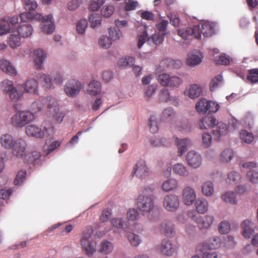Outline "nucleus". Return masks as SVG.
<instances>
[{"label": "nucleus", "mask_w": 258, "mask_h": 258, "mask_svg": "<svg viewBox=\"0 0 258 258\" xmlns=\"http://www.w3.org/2000/svg\"><path fill=\"white\" fill-rule=\"evenodd\" d=\"M178 186L177 180L174 178H169L163 182L162 189L165 192H169L177 190Z\"/></svg>", "instance_id": "5701e85b"}, {"label": "nucleus", "mask_w": 258, "mask_h": 258, "mask_svg": "<svg viewBox=\"0 0 258 258\" xmlns=\"http://www.w3.org/2000/svg\"><path fill=\"white\" fill-rule=\"evenodd\" d=\"M22 22L17 27V31L22 37H28L32 34L33 28L31 25Z\"/></svg>", "instance_id": "aec40b11"}, {"label": "nucleus", "mask_w": 258, "mask_h": 258, "mask_svg": "<svg viewBox=\"0 0 258 258\" xmlns=\"http://www.w3.org/2000/svg\"><path fill=\"white\" fill-rule=\"evenodd\" d=\"M177 140L178 155L181 156L186 151L187 147L190 145V141L187 139Z\"/></svg>", "instance_id": "c756f323"}, {"label": "nucleus", "mask_w": 258, "mask_h": 258, "mask_svg": "<svg viewBox=\"0 0 258 258\" xmlns=\"http://www.w3.org/2000/svg\"><path fill=\"white\" fill-rule=\"evenodd\" d=\"M46 128L42 129L35 124H30L25 127V132L28 136L36 139H42L44 137Z\"/></svg>", "instance_id": "9d476101"}, {"label": "nucleus", "mask_w": 258, "mask_h": 258, "mask_svg": "<svg viewBox=\"0 0 258 258\" xmlns=\"http://www.w3.org/2000/svg\"><path fill=\"white\" fill-rule=\"evenodd\" d=\"M112 249V243L109 241L105 240L101 242L100 248L99 249V251L104 254H108L111 252Z\"/></svg>", "instance_id": "58836bf2"}, {"label": "nucleus", "mask_w": 258, "mask_h": 258, "mask_svg": "<svg viewBox=\"0 0 258 258\" xmlns=\"http://www.w3.org/2000/svg\"><path fill=\"white\" fill-rule=\"evenodd\" d=\"M233 156L234 153L232 150L226 149L221 153L220 160L222 162H228L231 160Z\"/></svg>", "instance_id": "c03bdc74"}, {"label": "nucleus", "mask_w": 258, "mask_h": 258, "mask_svg": "<svg viewBox=\"0 0 258 258\" xmlns=\"http://www.w3.org/2000/svg\"><path fill=\"white\" fill-rule=\"evenodd\" d=\"M27 143L26 141L20 138L15 140L12 148L13 153L18 157H21L25 154Z\"/></svg>", "instance_id": "9b49d317"}, {"label": "nucleus", "mask_w": 258, "mask_h": 258, "mask_svg": "<svg viewBox=\"0 0 258 258\" xmlns=\"http://www.w3.org/2000/svg\"><path fill=\"white\" fill-rule=\"evenodd\" d=\"M35 119L34 113L30 110H18L10 118V123L15 128H22Z\"/></svg>", "instance_id": "7ed1b4c3"}, {"label": "nucleus", "mask_w": 258, "mask_h": 258, "mask_svg": "<svg viewBox=\"0 0 258 258\" xmlns=\"http://www.w3.org/2000/svg\"><path fill=\"white\" fill-rule=\"evenodd\" d=\"M157 231L160 234L167 237L173 236L175 232L173 224L168 221L162 222L157 229Z\"/></svg>", "instance_id": "2eb2a0df"}, {"label": "nucleus", "mask_w": 258, "mask_h": 258, "mask_svg": "<svg viewBox=\"0 0 258 258\" xmlns=\"http://www.w3.org/2000/svg\"><path fill=\"white\" fill-rule=\"evenodd\" d=\"M216 119L215 117L212 116H207L200 120V126L201 129L206 128V127L205 124H207L208 126L212 127V130L213 127L215 126Z\"/></svg>", "instance_id": "473e14b6"}, {"label": "nucleus", "mask_w": 258, "mask_h": 258, "mask_svg": "<svg viewBox=\"0 0 258 258\" xmlns=\"http://www.w3.org/2000/svg\"><path fill=\"white\" fill-rule=\"evenodd\" d=\"M98 43L99 46L102 48L107 49L111 45L112 41L108 37L106 36H102L99 40Z\"/></svg>", "instance_id": "864d4df0"}, {"label": "nucleus", "mask_w": 258, "mask_h": 258, "mask_svg": "<svg viewBox=\"0 0 258 258\" xmlns=\"http://www.w3.org/2000/svg\"><path fill=\"white\" fill-rule=\"evenodd\" d=\"M208 102L205 98L200 99L196 104V110L199 113L205 114L207 112Z\"/></svg>", "instance_id": "72a5a7b5"}, {"label": "nucleus", "mask_w": 258, "mask_h": 258, "mask_svg": "<svg viewBox=\"0 0 258 258\" xmlns=\"http://www.w3.org/2000/svg\"><path fill=\"white\" fill-rule=\"evenodd\" d=\"M39 79L44 87L47 89H51L53 88L52 80L49 75L44 74H42L41 75Z\"/></svg>", "instance_id": "e433bc0d"}, {"label": "nucleus", "mask_w": 258, "mask_h": 258, "mask_svg": "<svg viewBox=\"0 0 258 258\" xmlns=\"http://www.w3.org/2000/svg\"><path fill=\"white\" fill-rule=\"evenodd\" d=\"M1 70L9 75L15 76L17 75V72L11 62L7 59H2L0 61Z\"/></svg>", "instance_id": "6ab92c4d"}, {"label": "nucleus", "mask_w": 258, "mask_h": 258, "mask_svg": "<svg viewBox=\"0 0 258 258\" xmlns=\"http://www.w3.org/2000/svg\"><path fill=\"white\" fill-rule=\"evenodd\" d=\"M114 10L112 6H105L101 10V15L105 17H109L113 14Z\"/></svg>", "instance_id": "69168bd1"}, {"label": "nucleus", "mask_w": 258, "mask_h": 258, "mask_svg": "<svg viewBox=\"0 0 258 258\" xmlns=\"http://www.w3.org/2000/svg\"><path fill=\"white\" fill-rule=\"evenodd\" d=\"M127 237L131 244L134 246H137L141 243V239L138 235L130 232L127 234Z\"/></svg>", "instance_id": "6e6d98bb"}, {"label": "nucleus", "mask_w": 258, "mask_h": 258, "mask_svg": "<svg viewBox=\"0 0 258 258\" xmlns=\"http://www.w3.org/2000/svg\"><path fill=\"white\" fill-rule=\"evenodd\" d=\"M88 26V22L86 19H81L77 24L76 30L78 33L83 34L85 33Z\"/></svg>", "instance_id": "4d7b16f0"}, {"label": "nucleus", "mask_w": 258, "mask_h": 258, "mask_svg": "<svg viewBox=\"0 0 258 258\" xmlns=\"http://www.w3.org/2000/svg\"><path fill=\"white\" fill-rule=\"evenodd\" d=\"M11 26L8 21L0 20V35H5L10 31Z\"/></svg>", "instance_id": "de8ad7c7"}, {"label": "nucleus", "mask_w": 258, "mask_h": 258, "mask_svg": "<svg viewBox=\"0 0 258 258\" xmlns=\"http://www.w3.org/2000/svg\"><path fill=\"white\" fill-rule=\"evenodd\" d=\"M101 91V84L99 82L92 81L88 85L87 92L91 95L98 94Z\"/></svg>", "instance_id": "cd10ccee"}, {"label": "nucleus", "mask_w": 258, "mask_h": 258, "mask_svg": "<svg viewBox=\"0 0 258 258\" xmlns=\"http://www.w3.org/2000/svg\"><path fill=\"white\" fill-rule=\"evenodd\" d=\"M42 101L44 102V105H47L49 108L54 107V110L59 108L57 106V101L54 98L48 96L46 98H43Z\"/></svg>", "instance_id": "37998d69"}, {"label": "nucleus", "mask_w": 258, "mask_h": 258, "mask_svg": "<svg viewBox=\"0 0 258 258\" xmlns=\"http://www.w3.org/2000/svg\"><path fill=\"white\" fill-rule=\"evenodd\" d=\"M200 25H196L192 27L186 29H178L177 33L183 39H188V37L194 36L196 38H200Z\"/></svg>", "instance_id": "1a4fd4ad"}, {"label": "nucleus", "mask_w": 258, "mask_h": 258, "mask_svg": "<svg viewBox=\"0 0 258 258\" xmlns=\"http://www.w3.org/2000/svg\"><path fill=\"white\" fill-rule=\"evenodd\" d=\"M26 171L25 170H22L18 172L14 182L15 185H21L26 178Z\"/></svg>", "instance_id": "bf43d9fd"}, {"label": "nucleus", "mask_w": 258, "mask_h": 258, "mask_svg": "<svg viewBox=\"0 0 258 258\" xmlns=\"http://www.w3.org/2000/svg\"><path fill=\"white\" fill-rule=\"evenodd\" d=\"M175 115L176 113L172 108H166L162 112L161 120L163 121L170 122L174 118Z\"/></svg>", "instance_id": "7c9ffc66"}, {"label": "nucleus", "mask_w": 258, "mask_h": 258, "mask_svg": "<svg viewBox=\"0 0 258 258\" xmlns=\"http://www.w3.org/2000/svg\"><path fill=\"white\" fill-rule=\"evenodd\" d=\"M202 92L201 87L197 84H192L188 89L184 92V94L191 99L199 97Z\"/></svg>", "instance_id": "4be33fe9"}, {"label": "nucleus", "mask_w": 258, "mask_h": 258, "mask_svg": "<svg viewBox=\"0 0 258 258\" xmlns=\"http://www.w3.org/2000/svg\"><path fill=\"white\" fill-rule=\"evenodd\" d=\"M196 211L200 214H204L208 210L209 205L207 200L199 198L195 202Z\"/></svg>", "instance_id": "393cba45"}, {"label": "nucleus", "mask_w": 258, "mask_h": 258, "mask_svg": "<svg viewBox=\"0 0 258 258\" xmlns=\"http://www.w3.org/2000/svg\"><path fill=\"white\" fill-rule=\"evenodd\" d=\"M240 179L241 176L238 172L232 171L228 174L226 182L229 184H236L240 181Z\"/></svg>", "instance_id": "a19ab883"}, {"label": "nucleus", "mask_w": 258, "mask_h": 258, "mask_svg": "<svg viewBox=\"0 0 258 258\" xmlns=\"http://www.w3.org/2000/svg\"><path fill=\"white\" fill-rule=\"evenodd\" d=\"M163 207L168 211L174 212L179 206V200L177 196L169 194L166 196L163 201Z\"/></svg>", "instance_id": "0eeeda50"}, {"label": "nucleus", "mask_w": 258, "mask_h": 258, "mask_svg": "<svg viewBox=\"0 0 258 258\" xmlns=\"http://www.w3.org/2000/svg\"><path fill=\"white\" fill-rule=\"evenodd\" d=\"M93 233L92 227H86L82 232L80 240L82 250L88 257L92 256L96 251V242L90 239Z\"/></svg>", "instance_id": "f03ea898"}, {"label": "nucleus", "mask_w": 258, "mask_h": 258, "mask_svg": "<svg viewBox=\"0 0 258 258\" xmlns=\"http://www.w3.org/2000/svg\"><path fill=\"white\" fill-rule=\"evenodd\" d=\"M219 238L213 237L203 244V258H217V254L216 252L211 250L204 251V250L206 249L211 250L217 248L219 246Z\"/></svg>", "instance_id": "39448f33"}, {"label": "nucleus", "mask_w": 258, "mask_h": 258, "mask_svg": "<svg viewBox=\"0 0 258 258\" xmlns=\"http://www.w3.org/2000/svg\"><path fill=\"white\" fill-rule=\"evenodd\" d=\"M80 89V82L78 81L72 80L66 85L64 91L68 96L74 97L79 94Z\"/></svg>", "instance_id": "ddd939ff"}, {"label": "nucleus", "mask_w": 258, "mask_h": 258, "mask_svg": "<svg viewBox=\"0 0 258 258\" xmlns=\"http://www.w3.org/2000/svg\"><path fill=\"white\" fill-rule=\"evenodd\" d=\"M202 192L206 196H211L214 194V189L213 184L212 182L207 181L205 182L202 186Z\"/></svg>", "instance_id": "4c0bfd02"}, {"label": "nucleus", "mask_w": 258, "mask_h": 258, "mask_svg": "<svg viewBox=\"0 0 258 258\" xmlns=\"http://www.w3.org/2000/svg\"><path fill=\"white\" fill-rule=\"evenodd\" d=\"M133 173L139 178H143L148 175L149 170L144 161H138L134 167Z\"/></svg>", "instance_id": "dca6fc26"}, {"label": "nucleus", "mask_w": 258, "mask_h": 258, "mask_svg": "<svg viewBox=\"0 0 258 258\" xmlns=\"http://www.w3.org/2000/svg\"><path fill=\"white\" fill-rule=\"evenodd\" d=\"M112 215L111 210L109 208H106L103 210L100 215L99 219L101 222H105L109 220Z\"/></svg>", "instance_id": "052dcab7"}, {"label": "nucleus", "mask_w": 258, "mask_h": 258, "mask_svg": "<svg viewBox=\"0 0 258 258\" xmlns=\"http://www.w3.org/2000/svg\"><path fill=\"white\" fill-rule=\"evenodd\" d=\"M158 81L162 86L170 89L177 88L182 83L183 80L176 76H170L166 73H163L158 76Z\"/></svg>", "instance_id": "20e7f679"}, {"label": "nucleus", "mask_w": 258, "mask_h": 258, "mask_svg": "<svg viewBox=\"0 0 258 258\" xmlns=\"http://www.w3.org/2000/svg\"><path fill=\"white\" fill-rule=\"evenodd\" d=\"M89 20L91 27L94 28L101 24L102 18L98 14H93L90 16Z\"/></svg>", "instance_id": "79ce46f5"}, {"label": "nucleus", "mask_w": 258, "mask_h": 258, "mask_svg": "<svg viewBox=\"0 0 258 258\" xmlns=\"http://www.w3.org/2000/svg\"><path fill=\"white\" fill-rule=\"evenodd\" d=\"M14 141L13 137L8 134L3 135L0 138L1 144L6 149L12 148Z\"/></svg>", "instance_id": "2f4dec72"}, {"label": "nucleus", "mask_w": 258, "mask_h": 258, "mask_svg": "<svg viewBox=\"0 0 258 258\" xmlns=\"http://www.w3.org/2000/svg\"><path fill=\"white\" fill-rule=\"evenodd\" d=\"M214 219L213 216L211 215H206L204 218L199 216V217L196 218L195 222L200 229H208L212 225Z\"/></svg>", "instance_id": "f3484780"}, {"label": "nucleus", "mask_w": 258, "mask_h": 258, "mask_svg": "<svg viewBox=\"0 0 258 258\" xmlns=\"http://www.w3.org/2000/svg\"><path fill=\"white\" fill-rule=\"evenodd\" d=\"M44 107V102L42 99L41 100H38L33 102L31 105V109L33 113H36L41 110Z\"/></svg>", "instance_id": "680f3d73"}, {"label": "nucleus", "mask_w": 258, "mask_h": 258, "mask_svg": "<svg viewBox=\"0 0 258 258\" xmlns=\"http://www.w3.org/2000/svg\"><path fill=\"white\" fill-rule=\"evenodd\" d=\"M247 177L252 183H256L258 182V172L250 170L247 173Z\"/></svg>", "instance_id": "338daca9"}, {"label": "nucleus", "mask_w": 258, "mask_h": 258, "mask_svg": "<svg viewBox=\"0 0 258 258\" xmlns=\"http://www.w3.org/2000/svg\"><path fill=\"white\" fill-rule=\"evenodd\" d=\"M37 8L36 2L32 0H26L25 4V9L27 11L21 13L20 18L22 22H27L33 19L43 23L42 26V31L47 34L52 33L55 29L54 21L52 16L49 14L46 16H43L40 13H35V11Z\"/></svg>", "instance_id": "f257e3e1"}, {"label": "nucleus", "mask_w": 258, "mask_h": 258, "mask_svg": "<svg viewBox=\"0 0 258 258\" xmlns=\"http://www.w3.org/2000/svg\"><path fill=\"white\" fill-rule=\"evenodd\" d=\"M221 199L226 203L234 205L237 203L235 194L233 191H227L221 196Z\"/></svg>", "instance_id": "f704fd0d"}, {"label": "nucleus", "mask_w": 258, "mask_h": 258, "mask_svg": "<svg viewBox=\"0 0 258 258\" xmlns=\"http://www.w3.org/2000/svg\"><path fill=\"white\" fill-rule=\"evenodd\" d=\"M172 170L176 175L186 177L188 175V170L186 166L182 163H177L172 167Z\"/></svg>", "instance_id": "c85d7f7f"}, {"label": "nucleus", "mask_w": 258, "mask_h": 258, "mask_svg": "<svg viewBox=\"0 0 258 258\" xmlns=\"http://www.w3.org/2000/svg\"><path fill=\"white\" fill-rule=\"evenodd\" d=\"M241 226L242 231V235L245 238L249 239L250 238L251 235L254 232V224L251 221L249 220H245L243 221Z\"/></svg>", "instance_id": "a211bd4d"}, {"label": "nucleus", "mask_w": 258, "mask_h": 258, "mask_svg": "<svg viewBox=\"0 0 258 258\" xmlns=\"http://www.w3.org/2000/svg\"><path fill=\"white\" fill-rule=\"evenodd\" d=\"M34 61L38 69H40L42 63L46 58V54L43 50L37 49L34 52Z\"/></svg>", "instance_id": "a878e982"}, {"label": "nucleus", "mask_w": 258, "mask_h": 258, "mask_svg": "<svg viewBox=\"0 0 258 258\" xmlns=\"http://www.w3.org/2000/svg\"><path fill=\"white\" fill-rule=\"evenodd\" d=\"M161 253L167 256L172 255L176 250V247L167 239H164L159 246Z\"/></svg>", "instance_id": "4468645a"}, {"label": "nucleus", "mask_w": 258, "mask_h": 258, "mask_svg": "<svg viewBox=\"0 0 258 258\" xmlns=\"http://www.w3.org/2000/svg\"><path fill=\"white\" fill-rule=\"evenodd\" d=\"M149 124L150 126V131L152 133H156L158 131V125L156 118L154 116H151L149 120Z\"/></svg>", "instance_id": "e2e57ef3"}, {"label": "nucleus", "mask_w": 258, "mask_h": 258, "mask_svg": "<svg viewBox=\"0 0 258 258\" xmlns=\"http://www.w3.org/2000/svg\"><path fill=\"white\" fill-rule=\"evenodd\" d=\"M200 37L202 33L204 36H210L214 32V25L209 22H205L202 24V27H200Z\"/></svg>", "instance_id": "b1692460"}, {"label": "nucleus", "mask_w": 258, "mask_h": 258, "mask_svg": "<svg viewBox=\"0 0 258 258\" xmlns=\"http://www.w3.org/2000/svg\"><path fill=\"white\" fill-rule=\"evenodd\" d=\"M10 98L14 101L19 100L23 96V93L21 92H18L15 88L8 94Z\"/></svg>", "instance_id": "774afa93"}, {"label": "nucleus", "mask_w": 258, "mask_h": 258, "mask_svg": "<svg viewBox=\"0 0 258 258\" xmlns=\"http://www.w3.org/2000/svg\"><path fill=\"white\" fill-rule=\"evenodd\" d=\"M223 77L218 75L215 76L211 81L209 87L211 91H214L222 83Z\"/></svg>", "instance_id": "ea45409f"}, {"label": "nucleus", "mask_w": 258, "mask_h": 258, "mask_svg": "<svg viewBox=\"0 0 258 258\" xmlns=\"http://www.w3.org/2000/svg\"><path fill=\"white\" fill-rule=\"evenodd\" d=\"M109 38L112 41H115L120 38L122 36L121 32L119 29H116L115 28H110L108 29Z\"/></svg>", "instance_id": "09e8293b"}, {"label": "nucleus", "mask_w": 258, "mask_h": 258, "mask_svg": "<svg viewBox=\"0 0 258 258\" xmlns=\"http://www.w3.org/2000/svg\"><path fill=\"white\" fill-rule=\"evenodd\" d=\"M168 144V141L164 138L151 139L150 141V145L152 147L167 146Z\"/></svg>", "instance_id": "3c124183"}, {"label": "nucleus", "mask_w": 258, "mask_h": 258, "mask_svg": "<svg viewBox=\"0 0 258 258\" xmlns=\"http://www.w3.org/2000/svg\"><path fill=\"white\" fill-rule=\"evenodd\" d=\"M159 98L162 101L165 102L171 100L169 90L166 88H163L161 89L159 94Z\"/></svg>", "instance_id": "0e129e2a"}, {"label": "nucleus", "mask_w": 258, "mask_h": 258, "mask_svg": "<svg viewBox=\"0 0 258 258\" xmlns=\"http://www.w3.org/2000/svg\"><path fill=\"white\" fill-rule=\"evenodd\" d=\"M26 92L30 93H36L38 90L37 81L34 79H28L24 84Z\"/></svg>", "instance_id": "bb28decb"}, {"label": "nucleus", "mask_w": 258, "mask_h": 258, "mask_svg": "<svg viewBox=\"0 0 258 258\" xmlns=\"http://www.w3.org/2000/svg\"><path fill=\"white\" fill-rule=\"evenodd\" d=\"M139 210L142 212H149L154 208L153 198L151 195L139 196L137 202Z\"/></svg>", "instance_id": "423d86ee"}, {"label": "nucleus", "mask_w": 258, "mask_h": 258, "mask_svg": "<svg viewBox=\"0 0 258 258\" xmlns=\"http://www.w3.org/2000/svg\"><path fill=\"white\" fill-rule=\"evenodd\" d=\"M186 161L189 166L192 168H198L202 163V158L200 154L194 151L187 153L186 156Z\"/></svg>", "instance_id": "6e6552de"}, {"label": "nucleus", "mask_w": 258, "mask_h": 258, "mask_svg": "<svg viewBox=\"0 0 258 258\" xmlns=\"http://www.w3.org/2000/svg\"><path fill=\"white\" fill-rule=\"evenodd\" d=\"M113 227L117 229H125L128 227L127 222L124 221L122 219L115 218L111 220Z\"/></svg>", "instance_id": "c9c22d12"}, {"label": "nucleus", "mask_w": 258, "mask_h": 258, "mask_svg": "<svg viewBox=\"0 0 258 258\" xmlns=\"http://www.w3.org/2000/svg\"><path fill=\"white\" fill-rule=\"evenodd\" d=\"M213 135L219 139L221 136H225L228 132L227 125L222 122H218L212 130Z\"/></svg>", "instance_id": "412c9836"}, {"label": "nucleus", "mask_w": 258, "mask_h": 258, "mask_svg": "<svg viewBox=\"0 0 258 258\" xmlns=\"http://www.w3.org/2000/svg\"><path fill=\"white\" fill-rule=\"evenodd\" d=\"M248 81L251 83L258 82V69H253L248 71V75L247 76Z\"/></svg>", "instance_id": "5fc2aeb1"}, {"label": "nucleus", "mask_w": 258, "mask_h": 258, "mask_svg": "<svg viewBox=\"0 0 258 258\" xmlns=\"http://www.w3.org/2000/svg\"><path fill=\"white\" fill-rule=\"evenodd\" d=\"M197 195L195 190L190 186L185 187L182 192V200L184 204L189 206L196 202Z\"/></svg>", "instance_id": "f8f14e48"}, {"label": "nucleus", "mask_w": 258, "mask_h": 258, "mask_svg": "<svg viewBox=\"0 0 258 258\" xmlns=\"http://www.w3.org/2000/svg\"><path fill=\"white\" fill-rule=\"evenodd\" d=\"M240 138L243 142L247 144L251 143L253 140L252 134L246 130H242L241 131L240 133Z\"/></svg>", "instance_id": "49530a36"}, {"label": "nucleus", "mask_w": 258, "mask_h": 258, "mask_svg": "<svg viewBox=\"0 0 258 258\" xmlns=\"http://www.w3.org/2000/svg\"><path fill=\"white\" fill-rule=\"evenodd\" d=\"M202 61L201 57L196 54H189L187 59V63L190 66H194L201 63Z\"/></svg>", "instance_id": "8fccbe9b"}, {"label": "nucleus", "mask_w": 258, "mask_h": 258, "mask_svg": "<svg viewBox=\"0 0 258 258\" xmlns=\"http://www.w3.org/2000/svg\"><path fill=\"white\" fill-rule=\"evenodd\" d=\"M20 37L17 35L11 34L9 39V44L11 47L15 48L21 44Z\"/></svg>", "instance_id": "603ef678"}, {"label": "nucleus", "mask_w": 258, "mask_h": 258, "mask_svg": "<svg viewBox=\"0 0 258 258\" xmlns=\"http://www.w3.org/2000/svg\"><path fill=\"white\" fill-rule=\"evenodd\" d=\"M134 58L128 56L120 58L118 61V64L121 67H131L134 64Z\"/></svg>", "instance_id": "a18cd8bd"}, {"label": "nucleus", "mask_w": 258, "mask_h": 258, "mask_svg": "<svg viewBox=\"0 0 258 258\" xmlns=\"http://www.w3.org/2000/svg\"><path fill=\"white\" fill-rule=\"evenodd\" d=\"M2 88L3 91L7 94L15 89L13 86V82L8 80H4L2 82Z\"/></svg>", "instance_id": "13d9d810"}]
</instances>
